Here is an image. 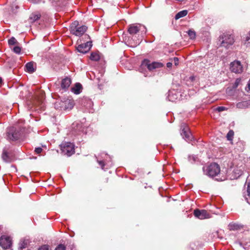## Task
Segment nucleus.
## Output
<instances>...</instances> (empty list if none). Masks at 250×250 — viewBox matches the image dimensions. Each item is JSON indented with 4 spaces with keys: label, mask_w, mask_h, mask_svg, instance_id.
I'll return each instance as SVG.
<instances>
[{
    "label": "nucleus",
    "mask_w": 250,
    "mask_h": 250,
    "mask_svg": "<svg viewBox=\"0 0 250 250\" xmlns=\"http://www.w3.org/2000/svg\"><path fill=\"white\" fill-rule=\"evenodd\" d=\"M73 106V101L65 98L62 100L57 101L54 104V106L56 109L64 111L71 109Z\"/></svg>",
    "instance_id": "1"
},
{
    "label": "nucleus",
    "mask_w": 250,
    "mask_h": 250,
    "mask_svg": "<svg viewBox=\"0 0 250 250\" xmlns=\"http://www.w3.org/2000/svg\"><path fill=\"white\" fill-rule=\"evenodd\" d=\"M203 170L205 175L213 177L217 176L220 173V168L217 164L212 163L207 167H204Z\"/></svg>",
    "instance_id": "2"
},
{
    "label": "nucleus",
    "mask_w": 250,
    "mask_h": 250,
    "mask_svg": "<svg viewBox=\"0 0 250 250\" xmlns=\"http://www.w3.org/2000/svg\"><path fill=\"white\" fill-rule=\"evenodd\" d=\"M87 30L85 25H80L78 21H75L70 26V31L71 34L80 36L83 35Z\"/></svg>",
    "instance_id": "3"
},
{
    "label": "nucleus",
    "mask_w": 250,
    "mask_h": 250,
    "mask_svg": "<svg viewBox=\"0 0 250 250\" xmlns=\"http://www.w3.org/2000/svg\"><path fill=\"white\" fill-rule=\"evenodd\" d=\"M21 136L20 132L14 126H11L7 129L6 138L10 141H16Z\"/></svg>",
    "instance_id": "4"
},
{
    "label": "nucleus",
    "mask_w": 250,
    "mask_h": 250,
    "mask_svg": "<svg viewBox=\"0 0 250 250\" xmlns=\"http://www.w3.org/2000/svg\"><path fill=\"white\" fill-rule=\"evenodd\" d=\"M220 42L221 46L226 48H229L234 43L233 36L228 34H224L220 37Z\"/></svg>",
    "instance_id": "5"
},
{
    "label": "nucleus",
    "mask_w": 250,
    "mask_h": 250,
    "mask_svg": "<svg viewBox=\"0 0 250 250\" xmlns=\"http://www.w3.org/2000/svg\"><path fill=\"white\" fill-rule=\"evenodd\" d=\"M62 153L70 156L74 153V146L70 142L62 143L61 145Z\"/></svg>",
    "instance_id": "6"
},
{
    "label": "nucleus",
    "mask_w": 250,
    "mask_h": 250,
    "mask_svg": "<svg viewBox=\"0 0 250 250\" xmlns=\"http://www.w3.org/2000/svg\"><path fill=\"white\" fill-rule=\"evenodd\" d=\"M141 30H142V32L146 33V31L145 26L140 24H132L129 26L128 32L130 34L134 35Z\"/></svg>",
    "instance_id": "7"
},
{
    "label": "nucleus",
    "mask_w": 250,
    "mask_h": 250,
    "mask_svg": "<svg viewBox=\"0 0 250 250\" xmlns=\"http://www.w3.org/2000/svg\"><path fill=\"white\" fill-rule=\"evenodd\" d=\"M181 129L182 131L181 134L183 136V138L187 141H191L192 136L189 130L188 127L185 124L182 125Z\"/></svg>",
    "instance_id": "8"
},
{
    "label": "nucleus",
    "mask_w": 250,
    "mask_h": 250,
    "mask_svg": "<svg viewBox=\"0 0 250 250\" xmlns=\"http://www.w3.org/2000/svg\"><path fill=\"white\" fill-rule=\"evenodd\" d=\"M12 245L11 239L7 236H2L0 238V246L4 249H8Z\"/></svg>",
    "instance_id": "9"
},
{
    "label": "nucleus",
    "mask_w": 250,
    "mask_h": 250,
    "mask_svg": "<svg viewBox=\"0 0 250 250\" xmlns=\"http://www.w3.org/2000/svg\"><path fill=\"white\" fill-rule=\"evenodd\" d=\"M230 70L235 73H240L243 71V67L239 61H234L230 63Z\"/></svg>",
    "instance_id": "10"
},
{
    "label": "nucleus",
    "mask_w": 250,
    "mask_h": 250,
    "mask_svg": "<svg viewBox=\"0 0 250 250\" xmlns=\"http://www.w3.org/2000/svg\"><path fill=\"white\" fill-rule=\"evenodd\" d=\"M194 215L200 219H205L210 218V214L205 209H195L194 211Z\"/></svg>",
    "instance_id": "11"
},
{
    "label": "nucleus",
    "mask_w": 250,
    "mask_h": 250,
    "mask_svg": "<svg viewBox=\"0 0 250 250\" xmlns=\"http://www.w3.org/2000/svg\"><path fill=\"white\" fill-rule=\"evenodd\" d=\"M91 46V42H87L85 43L79 45L77 48V49L78 52L85 54L89 51Z\"/></svg>",
    "instance_id": "12"
},
{
    "label": "nucleus",
    "mask_w": 250,
    "mask_h": 250,
    "mask_svg": "<svg viewBox=\"0 0 250 250\" xmlns=\"http://www.w3.org/2000/svg\"><path fill=\"white\" fill-rule=\"evenodd\" d=\"M143 65L146 66L148 70L151 71L156 68L162 67L163 64L157 62H153L150 63L148 61H145L143 63Z\"/></svg>",
    "instance_id": "13"
},
{
    "label": "nucleus",
    "mask_w": 250,
    "mask_h": 250,
    "mask_svg": "<svg viewBox=\"0 0 250 250\" xmlns=\"http://www.w3.org/2000/svg\"><path fill=\"white\" fill-rule=\"evenodd\" d=\"M35 104L39 107V108L43 110L44 107L43 94H42L41 96L37 98Z\"/></svg>",
    "instance_id": "14"
},
{
    "label": "nucleus",
    "mask_w": 250,
    "mask_h": 250,
    "mask_svg": "<svg viewBox=\"0 0 250 250\" xmlns=\"http://www.w3.org/2000/svg\"><path fill=\"white\" fill-rule=\"evenodd\" d=\"M25 68L27 72L32 73L36 70V64L33 62H28L25 65Z\"/></svg>",
    "instance_id": "15"
},
{
    "label": "nucleus",
    "mask_w": 250,
    "mask_h": 250,
    "mask_svg": "<svg viewBox=\"0 0 250 250\" xmlns=\"http://www.w3.org/2000/svg\"><path fill=\"white\" fill-rule=\"evenodd\" d=\"M178 95L175 90H171L168 92L167 98L169 101L175 102L178 99Z\"/></svg>",
    "instance_id": "16"
},
{
    "label": "nucleus",
    "mask_w": 250,
    "mask_h": 250,
    "mask_svg": "<svg viewBox=\"0 0 250 250\" xmlns=\"http://www.w3.org/2000/svg\"><path fill=\"white\" fill-rule=\"evenodd\" d=\"M71 83V80L70 78L66 77L62 80L61 83V87L62 89L67 88Z\"/></svg>",
    "instance_id": "17"
},
{
    "label": "nucleus",
    "mask_w": 250,
    "mask_h": 250,
    "mask_svg": "<svg viewBox=\"0 0 250 250\" xmlns=\"http://www.w3.org/2000/svg\"><path fill=\"white\" fill-rule=\"evenodd\" d=\"M82 90V85L80 83H76L74 86L71 88V91L75 94H79Z\"/></svg>",
    "instance_id": "18"
},
{
    "label": "nucleus",
    "mask_w": 250,
    "mask_h": 250,
    "mask_svg": "<svg viewBox=\"0 0 250 250\" xmlns=\"http://www.w3.org/2000/svg\"><path fill=\"white\" fill-rule=\"evenodd\" d=\"M243 167H240L239 168H235L233 171L234 178H237L242 175L243 173Z\"/></svg>",
    "instance_id": "19"
},
{
    "label": "nucleus",
    "mask_w": 250,
    "mask_h": 250,
    "mask_svg": "<svg viewBox=\"0 0 250 250\" xmlns=\"http://www.w3.org/2000/svg\"><path fill=\"white\" fill-rule=\"evenodd\" d=\"M30 240L28 239L23 238L21 239L19 243L20 248L21 249H23L27 247V245L29 244Z\"/></svg>",
    "instance_id": "20"
},
{
    "label": "nucleus",
    "mask_w": 250,
    "mask_h": 250,
    "mask_svg": "<svg viewBox=\"0 0 250 250\" xmlns=\"http://www.w3.org/2000/svg\"><path fill=\"white\" fill-rule=\"evenodd\" d=\"M81 104L86 107H89L91 105L92 102L89 99L84 98L82 100Z\"/></svg>",
    "instance_id": "21"
},
{
    "label": "nucleus",
    "mask_w": 250,
    "mask_h": 250,
    "mask_svg": "<svg viewBox=\"0 0 250 250\" xmlns=\"http://www.w3.org/2000/svg\"><path fill=\"white\" fill-rule=\"evenodd\" d=\"M188 11L186 10H182L179 12L175 17V20H178L181 18L186 16L188 14Z\"/></svg>",
    "instance_id": "22"
},
{
    "label": "nucleus",
    "mask_w": 250,
    "mask_h": 250,
    "mask_svg": "<svg viewBox=\"0 0 250 250\" xmlns=\"http://www.w3.org/2000/svg\"><path fill=\"white\" fill-rule=\"evenodd\" d=\"M40 18V15L39 14H32L29 18V20H30V22H33L36 21L37 20L39 19Z\"/></svg>",
    "instance_id": "23"
},
{
    "label": "nucleus",
    "mask_w": 250,
    "mask_h": 250,
    "mask_svg": "<svg viewBox=\"0 0 250 250\" xmlns=\"http://www.w3.org/2000/svg\"><path fill=\"white\" fill-rule=\"evenodd\" d=\"M247 192L248 195L246 197V200H247V202L250 204V181L248 182Z\"/></svg>",
    "instance_id": "24"
},
{
    "label": "nucleus",
    "mask_w": 250,
    "mask_h": 250,
    "mask_svg": "<svg viewBox=\"0 0 250 250\" xmlns=\"http://www.w3.org/2000/svg\"><path fill=\"white\" fill-rule=\"evenodd\" d=\"M90 59L92 61H97L100 59V56L96 53H92Z\"/></svg>",
    "instance_id": "25"
},
{
    "label": "nucleus",
    "mask_w": 250,
    "mask_h": 250,
    "mask_svg": "<svg viewBox=\"0 0 250 250\" xmlns=\"http://www.w3.org/2000/svg\"><path fill=\"white\" fill-rule=\"evenodd\" d=\"M2 158L5 162H10L11 161V159L8 156L7 152H4L3 153Z\"/></svg>",
    "instance_id": "26"
},
{
    "label": "nucleus",
    "mask_w": 250,
    "mask_h": 250,
    "mask_svg": "<svg viewBox=\"0 0 250 250\" xmlns=\"http://www.w3.org/2000/svg\"><path fill=\"white\" fill-rule=\"evenodd\" d=\"M236 106L238 108H244L248 106V103L247 102H239L236 104Z\"/></svg>",
    "instance_id": "27"
},
{
    "label": "nucleus",
    "mask_w": 250,
    "mask_h": 250,
    "mask_svg": "<svg viewBox=\"0 0 250 250\" xmlns=\"http://www.w3.org/2000/svg\"><path fill=\"white\" fill-rule=\"evenodd\" d=\"M244 43L247 47H250V32L246 37Z\"/></svg>",
    "instance_id": "28"
},
{
    "label": "nucleus",
    "mask_w": 250,
    "mask_h": 250,
    "mask_svg": "<svg viewBox=\"0 0 250 250\" xmlns=\"http://www.w3.org/2000/svg\"><path fill=\"white\" fill-rule=\"evenodd\" d=\"M188 34L191 39H194L196 37L195 32L192 30H189Z\"/></svg>",
    "instance_id": "29"
},
{
    "label": "nucleus",
    "mask_w": 250,
    "mask_h": 250,
    "mask_svg": "<svg viewBox=\"0 0 250 250\" xmlns=\"http://www.w3.org/2000/svg\"><path fill=\"white\" fill-rule=\"evenodd\" d=\"M72 125H73V128L74 129V131L76 132V133L79 134V133L77 132V130L79 132L81 131V128L82 125L81 124H77L76 125L77 128H76V129L75 128L76 124L74 123V124H73Z\"/></svg>",
    "instance_id": "30"
},
{
    "label": "nucleus",
    "mask_w": 250,
    "mask_h": 250,
    "mask_svg": "<svg viewBox=\"0 0 250 250\" xmlns=\"http://www.w3.org/2000/svg\"><path fill=\"white\" fill-rule=\"evenodd\" d=\"M17 42V41L14 37H12L8 40V43L9 45H14L16 44Z\"/></svg>",
    "instance_id": "31"
},
{
    "label": "nucleus",
    "mask_w": 250,
    "mask_h": 250,
    "mask_svg": "<svg viewBox=\"0 0 250 250\" xmlns=\"http://www.w3.org/2000/svg\"><path fill=\"white\" fill-rule=\"evenodd\" d=\"M13 51L16 54H20L21 51V48L18 46H15L13 48Z\"/></svg>",
    "instance_id": "32"
},
{
    "label": "nucleus",
    "mask_w": 250,
    "mask_h": 250,
    "mask_svg": "<svg viewBox=\"0 0 250 250\" xmlns=\"http://www.w3.org/2000/svg\"><path fill=\"white\" fill-rule=\"evenodd\" d=\"M241 82V79H236L234 84H233V88H236V87H237V86H238V85Z\"/></svg>",
    "instance_id": "33"
},
{
    "label": "nucleus",
    "mask_w": 250,
    "mask_h": 250,
    "mask_svg": "<svg viewBox=\"0 0 250 250\" xmlns=\"http://www.w3.org/2000/svg\"><path fill=\"white\" fill-rule=\"evenodd\" d=\"M197 159V157L195 156H189L188 157V160L191 163L196 161Z\"/></svg>",
    "instance_id": "34"
},
{
    "label": "nucleus",
    "mask_w": 250,
    "mask_h": 250,
    "mask_svg": "<svg viewBox=\"0 0 250 250\" xmlns=\"http://www.w3.org/2000/svg\"><path fill=\"white\" fill-rule=\"evenodd\" d=\"M55 250H66L65 247L62 244L59 245Z\"/></svg>",
    "instance_id": "35"
},
{
    "label": "nucleus",
    "mask_w": 250,
    "mask_h": 250,
    "mask_svg": "<svg viewBox=\"0 0 250 250\" xmlns=\"http://www.w3.org/2000/svg\"><path fill=\"white\" fill-rule=\"evenodd\" d=\"M38 250H49V246L47 245H42L38 249Z\"/></svg>",
    "instance_id": "36"
},
{
    "label": "nucleus",
    "mask_w": 250,
    "mask_h": 250,
    "mask_svg": "<svg viewBox=\"0 0 250 250\" xmlns=\"http://www.w3.org/2000/svg\"><path fill=\"white\" fill-rule=\"evenodd\" d=\"M42 149L40 147L36 148L35 150V151L36 152V153L37 154L41 153L42 152Z\"/></svg>",
    "instance_id": "37"
},
{
    "label": "nucleus",
    "mask_w": 250,
    "mask_h": 250,
    "mask_svg": "<svg viewBox=\"0 0 250 250\" xmlns=\"http://www.w3.org/2000/svg\"><path fill=\"white\" fill-rule=\"evenodd\" d=\"M98 163H99V165L101 167V168L104 169V162L103 161H97Z\"/></svg>",
    "instance_id": "38"
},
{
    "label": "nucleus",
    "mask_w": 250,
    "mask_h": 250,
    "mask_svg": "<svg viewBox=\"0 0 250 250\" xmlns=\"http://www.w3.org/2000/svg\"><path fill=\"white\" fill-rule=\"evenodd\" d=\"M226 109V108L225 107L219 106V107H217L216 110L219 112H221V111H224Z\"/></svg>",
    "instance_id": "39"
},
{
    "label": "nucleus",
    "mask_w": 250,
    "mask_h": 250,
    "mask_svg": "<svg viewBox=\"0 0 250 250\" xmlns=\"http://www.w3.org/2000/svg\"><path fill=\"white\" fill-rule=\"evenodd\" d=\"M233 134V132L232 131H229V133L227 134V138L228 140H231V139L230 138V137L232 136Z\"/></svg>",
    "instance_id": "40"
},
{
    "label": "nucleus",
    "mask_w": 250,
    "mask_h": 250,
    "mask_svg": "<svg viewBox=\"0 0 250 250\" xmlns=\"http://www.w3.org/2000/svg\"><path fill=\"white\" fill-rule=\"evenodd\" d=\"M174 64L175 65H178L179 63V59L177 57H174L173 59Z\"/></svg>",
    "instance_id": "41"
},
{
    "label": "nucleus",
    "mask_w": 250,
    "mask_h": 250,
    "mask_svg": "<svg viewBox=\"0 0 250 250\" xmlns=\"http://www.w3.org/2000/svg\"><path fill=\"white\" fill-rule=\"evenodd\" d=\"M229 227L230 228V229H237V225H230Z\"/></svg>",
    "instance_id": "42"
},
{
    "label": "nucleus",
    "mask_w": 250,
    "mask_h": 250,
    "mask_svg": "<svg viewBox=\"0 0 250 250\" xmlns=\"http://www.w3.org/2000/svg\"><path fill=\"white\" fill-rule=\"evenodd\" d=\"M246 89L248 91H250V79L248 82L247 86L246 87Z\"/></svg>",
    "instance_id": "43"
},
{
    "label": "nucleus",
    "mask_w": 250,
    "mask_h": 250,
    "mask_svg": "<svg viewBox=\"0 0 250 250\" xmlns=\"http://www.w3.org/2000/svg\"><path fill=\"white\" fill-rule=\"evenodd\" d=\"M195 79V78L194 76H190L189 78V80L190 81V82H193Z\"/></svg>",
    "instance_id": "44"
},
{
    "label": "nucleus",
    "mask_w": 250,
    "mask_h": 250,
    "mask_svg": "<svg viewBox=\"0 0 250 250\" xmlns=\"http://www.w3.org/2000/svg\"><path fill=\"white\" fill-rule=\"evenodd\" d=\"M172 62H168L167 63V66L168 68H170L172 66Z\"/></svg>",
    "instance_id": "45"
},
{
    "label": "nucleus",
    "mask_w": 250,
    "mask_h": 250,
    "mask_svg": "<svg viewBox=\"0 0 250 250\" xmlns=\"http://www.w3.org/2000/svg\"><path fill=\"white\" fill-rule=\"evenodd\" d=\"M2 80L1 78L0 77V84L2 83Z\"/></svg>",
    "instance_id": "46"
},
{
    "label": "nucleus",
    "mask_w": 250,
    "mask_h": 250,
    "mask_svg": "<svg viewBox=\"0 0 250 250\" xmlns=\"http://www.w3.org/2000/svg\"><path fill=\"white\" fill-rule=\"evenodd\" d=\"M40 0H36V1H35V2H38V1H39Z\"/></svg>",
    "instance_id": "47"
}]
</instances>
